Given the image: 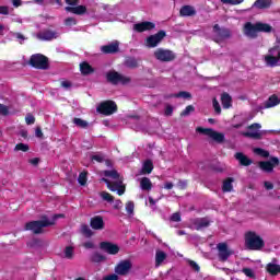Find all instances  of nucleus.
<instances>
[{"instance_id":"nucleus-1","label":"nucleus","mask_w":280,"mask_h":280,"mask_svg":"<svg viewBox=\"0 0 280 280\" xmlns=\"http://www.w3.org/2000/svg\"><path fill=\"white\" fill-rule=\"evenodd\" d=\"M264 32L265 34H270L272 32V27L270 24L257 22L255 24L247 22L244 25V34L247 38H257V33Z\"/></svg>"},{"instance_id":"nucleus-2","label":"nucleus","mask_w":280,"mask_h":280,"mask_svg":"<svg viewBox=\"0 0 280 280\" xmlns=\"http://www.w3.org/2000/svg\"><path fill=\"white\" fill-rule=\"evenodd\" d=\"M245 246L249 250H261L266 243L261 236L257 235V232L248 231L245 233Z\"/></svg>"},{"instance_id":"nucleus-3","label":"nucleus","mask_w":280,"mask_h":280,"mask_svg":"<svg viewBox=\"0 0 280 280\" xmlns=\"http://www.w3.org/2000/svg\"><path fill=\"white\" fill-rule=\"evenodd\" d=\"M101 183H106L109 191H117L118 196H124L126 192V186H124V177L112 176V179L103 177Z\"/></svg>"},{"instance_id":"nucleus-4","label":"nucleus","mask_w":280,"mask_h":280,"mask_svg":"<svg viewBox=\"0 0 280 280\" xmlns=\"http://www.w3.org/2000/svg\"><path fill=\"white\" fill-rule=\"evenodd\" d=\"M54 226V222L49 221L46 217L43 220L30 221L25 223L24 231H32L34 235H40L44 229Z\"/></svg>"},{"instance_id":"nucleus-5","label":"nucleus","mask_w":280,"mask_h":280,"mask_svg":"<svg viewBox=\"0 0 280 280\" xmlns=\"http://www.w3.org/2000/svg\"><path fill=\"white\" fill-rule=\"evenodd\" d=\"M212 32V40H214V43H224V40L231 38V30L226 27H220V24H214Z\"/></svg>"},{"instance_id":"nucleus-6","label":"nucleus","mask_w":280,"mask_h":280,"mask_svg":"<svg viewBox=\"0 0 280 280\" xmlns=\"http://www.w3.org/2000/svg\"><path fill=\"white\" fill-rule=\"evenodd\" d=\"M96 113L105 115V117L114 115V113H117V103L114 101H104L97 105Z\"/></svg>"},{"instance_id":"nucleus-7","label":"nucleus","mask_w":280,"mask_h":280,"mask_svg":"<svg viewBox=\"0 0 280 280\" xmlns=\"http://www.w3.org/2000/svg\"><path fill=\"white\" fill-rule=\"evenodd\" d=\"M153 56L155 60H159L160 62H173V60H176V54L170 49L164 48H158Z\"/></svg>"},{"instance_id":"nucleus-8","label":"nucleus","mask_w":280,"mask_h":280,"mask_svg":"<svg viewBox=\"0 0 280 280\" xmlns=\"http://www.w3.org/2000/svg\"><path fill=\"white\" fill-rule=\"evenodd\" d=\"M107 82H110V84H130V77H126L115 70L109 71L106 73Z\"/></svg>"},{"instance_id":"nucleus-9","label":"nucleus","mask_w":280,"mask_h":280,"mask_svg":"<svg viewBox=\"0 0 280 280\" xmlns=\"http://www.w3.org/2000/svg\"><path fill=\"white\" fill-rule=\"evenodd\" d=\"M197 132H200V135H206V137H210L212 141H215V143H224V133L218 132L211 128H202L198 127Z\"/></svg>"},{"instance_id":"nucleus-10","label":"nucleus","mask_w":280,"mask_h":280,"mask_svg":"<svg viewBox=\"0 0 280 280\" xmlns=\"http://www.w3.org/2000/svg\"><path fill=\"white\" fill-rule=\"evenodd\" d=\"M30 66L34 67L35 69H49V61L47 57L40 54L33 55L30 59Z\"/></svg>"},{"instance_id":"nucleus-11","label":"nucleus","mask_w":280,"mask_h":280,"mask_svg":"<svg viewBox=\"0 0 280 280\" xmlns=\"http://www.w3.org/2000/svg\"><path fill=\"white\" fill-rule=\"evenodd\" d=\"M280 161L277 156H271L269 161H262L258 163V167L266 174H272L275 167H279Z\"/></svg>"},{"instance_id":"nucleus-12","label":"nucleus","mask_w":280,"mask_h":280,"mask_svg":"<svg viewBox=\"0 0 280 280\" xmlns=\"http://www.w3.org/2000/svg\"><path fill=\"white\" fill-rule=\"evenodd\" d=\"M167 36V33L165 31H159L154 35H150L145 40V46L149 48L159 47V45L163 42V38Z\"/></svg>"},{"instance_id":"nucleus-13","label":"nucleus","mask_w":280,"mask_h":280,"mask_svg":"<svg viewBox=\"0 0 280 280\" xmlns=\"http://www.w3.org/2000/svg\"><path fill=\"white\" fill-rule=\"evenodd\" d=\"M275 51H278V56L275 57ZM280 60L279 46H273L269 49V54L265 56V62L267 67H278Z\"/></svg>"},{"instance_id":"nucleus-14","label":"nucleus","mask_w":280,"mask_h":280,"mask_svg":"<svg viewBox=\"0 0 280 280\" xmlns=\"http://www.w3.org/2000/svg\"><path fill=\"white\" fill-rule=\"evenodd\" d=\"M132 270V261L125 259L120 260L119 264L115 266V272L120 277H126Z\"/></svg>"},{"instance_id":"nucleus-15","label":"nucleus","mask_w":280,"mask_h":280,"mask_svg":"<svg viewBox=\"0 0 280 280\" xmlns=\"http://www.w3.org/2000/svg\"><path fill=\"white\" fill-rule=\"evenodd\" d=\"M248 131L243 132V137H247V139H261V132L259 131L261 129V125L259 122H255L247 127Z\"/></svg>"},{"instance_id":"nucleus-16","label":"nucleus","mask_w":280,"mask_h":280,"mask_svg":"<svg viewBox=\"0 0 280 280\" xmlns=\"http://www.w3.org/2000/svg\"><path fill=\"white\" fill-rule=\"evenodd\" d=\"M100 248L107 255H118L120 250L119 245L108 241L101 242Z\"/></svg>"},{"instance_id":"nucleus-17","label":"nucleus","mask_w":280,"mask_h":280,"mask_svg":"<svg viewBox=\"0 0 280 280\" xmlns=\"http://www.w3.org/2000/svg\"><path fill=\"white\" fill-rule=\"evenodd\" d=\"M217 248L219 250L218 257L220 261H226L233 254V250L229 249V245L226 243H219Z\"/></svg>"},{"instance_id":"nucleus-18","label":"nucleus","mask_w":280,"mask_h":280,"mask_svg":"<svg viewBox=\"0 0 280 280\" xmlns=\"http://www.w3.org/2000/svg\"><path fill=\"white\" fill-rule=\"evenodd\" d=\"M58 32L52 30H45L36 34V38H38V40H54L58 38Z\"/></svg>"},{"instance_id":"nucleus-19","label":"nucleus","mask_w":280,"mask_h":280,"mask_svg":"<svg viewBox=\"0 0 280 280\" xmlns=\"http://www.w3.org/2000/svg\"><path fill=\"white\" fill-rule=\"evenodd\" d=\"M90 226L94 231H104V218L102 215L91 218Z\"/></svg>"},{"instance_id":"nucleus-20","label":"nucleus","mask_w":280,"mask_h":280,"mask_svg":"<svg viewBox=\"0 0 280 280\" xmlns=\"http://www.w3.org/2000/svg\"><path fill=\"white\" fill-rule=\"evenodd\" d=\"M194 226L196 231H203V229H209V226H211V220L207 217L195 219Z\"/></svg>"},{"instance_id":"nucleus-21","label":"nucleus","mask_w":280,"mask_h":280,"mask_svg":"<svg viewBox=\"0 0 280 280\" xmlns=\"http://www.w3.org/2000/svg\"><path fill=\"white\" fill-rule=\"evenodd\" d=\"M103 54H117L119 51V42H113L101 47Z\"/></svg>"},{"instance_id":"nucleus-22","label":"nucleus","mask_w":280,"mask_h":280,"mask_svg":"<svg viewBox=\"0 0 280 280\" xmlns=\"http://www.w3.org/2000/svg\"><path fill=\"white\" fill-rule=\"evenodd\" d=\"M234 158L236 161H238L240 165H243L244 167H248V165H253V160H250L246 154L242 152L235 153Z\"/></svg>"},{"instance_id":"nucleus-23","label":"nucleus","mask_w":280,"mask_h":280,"mask_svg":"<svg viewBox=\"0 0 280 280\" xmlns=\"http://www.w3.org/2000/svg\"><path fill=\"white\" fill-rule=\"evenodd\" d=\"M196 8L189 4L183 5L179 10L180 16H196Z\"/></svg>"},{"instance_id":"nucleus-24","label":"nucleus","mask_w":280,"mask_h":280,"mask_svg":"<svg viewBox=\"0 0 280 280\" xmlns=\"http://www.w3.org/2000/svg\"><path fill=\"white\" fill-rule=\"evenodd\" d=\"M233 183H235V178L228 177L223 180L222 191L223 194H231L233 191Z\"/></svg>"},{"instance_id":"nucleus-25","label":"nucleus","mask_w":280,"mask_h":280,"mask_svg":"<svg viewBox=\"0 0 280 280\" xmlns=\"http://www.w3.org/2000/svg\"><path fill=\"white\" fill-rule=\"evenodd\" d=\"M280 98L276 94L269 96V98L265 102L264 108H275V106H279Z\"/></svg>"},{"instance_id":"nucleus-26","label":"nucleus","mask_w":280,"mask_h":280,"mask_svg":"<svg viewBox=\"0 0 280 280\" xmlns=\"http://www.w3.org/2000/svg\"><path fill=\"white\" fill-rule=\"evenodd\" d=\"M221 103L223 108H231V106H233V97H231L230 93H222L221 94Z\"/></svg>"},{"instance_id":"nucleus-27","label":"nucleus","mask_w":280,"mask_h":280,"mask_svg":"<svg viewBox=\"0 0 280 280\" xmlns=\"http://www.w3.org/2000/svg\"><path fill=\"white\" fill-rule=\"evenodd\" d=\"M80 71L82 75H91V73H95V69L86 61L80 63Z\"/></svg>"},{"instance_id":"nucleus-28","label":"nucleus","mask_w":280,"mask_h":280,"mask_svg":"<svg viewBox=\"0 0 280 280\" xmlns=\"http://www.w3.org/2000/svg\"><path fill=\"white\" fill-rule=\"evenodd\" d=\"M272 5V0H256L253 8H258V10H266Z\"/></svg>"},{"instance_id":"nucleus-29","label":"nucleus","mask_w":280,"mask_h":280,"mask_svg":"<svg viewBox=\"0 0 280 280\" xmlns=\"http://www.w3.org/2000/svg\"><path fill=\"white\" fill-rule=\"evenodd\" d=\"M167 259V254L161 249H158L155 253V267L159 268Z\"/></svg>"},{"instance_id":"nucleus-30","label":"nucleus","mask_w":280,"mask_h":280,"mask_svg":"<svg viewBox=\"0 0 280 280\" xmlns=\"http://www.w3.org/2000/svg\"><path fill=\"white\" fill-rule=\"evenodd\" d=\"M66 12H71L72 14H86V7L78 5V7H66Z\"/></svg>"},{"instance_id":"nucleus-31","label":"nucleus","mask_w":280,"mask_h":280,"mask_svg":"<svg viewBox=\"0 0 280 280\" xmlns=\"http://www.w3.org/2000/svg\"><path fill=\"white\" fill-rule=\"evenodd\" d=\"M267 272L272 277H277L280 273V265L269 262L267 264Z\"/></svg>"},{"instance_id":"nucleus-32","label":"nucleus","mask_w":280,"mask_h":280,"mask_svg":"<svg viewBox=\"0 0 280 280\" xmlns=\"http://www.w3.org/2000/svg\"><path fill=\"white\" fill-rule=\"evenodd\" d=\"M152 170H154V164L151 160H147L142 164L141 174H152Z\"/></svg>"},{"instance_id":"nucleus-33","label":"nucleus","mask_w":280,"mask_h":280,"mask_svg":"<svg viewBox=\"0 0 280 280\" xmlns=\"http://www.w3.org/2000/svg\"><path fill=\"white\" fill-rule=\"evenodd\" d=\"M141 189L142 191H151L152 190V182L148 177L141 178Z\"/></svg>"},{"instance_id":"nucleus-34","label":"nucleus","mask_w":280,"mask_h":280,"mask_svg":"<svg viewBox=\"0 0 280 280\" xmlns=\"http://www.w3.org/2000/svg\"><path fill=\"white\" fill-rule=\"evenodd\" d=\"M124 66L128 69H137V67H139V63L137 62V59L132 57H127L125 59Z\"/></svg>"},{"instance_id":"nucleus-35","label":"nucleus","mask_w":280,"mask_h":280,"mask_svg":"<svg viewBox=\"0 0 280 280\" xmlns=\"http://www.w3.org/2000/svg\"><path fill=\"white\" fill-rule=\"evenodd\" d=\"M92 161H96V163H104L107 165V167H110L113 163H110L109 160H106V158L103 154H95L91 156Z\"/></svg>"},{"instance_id":"nucleus-36","label":"nucleus","mask_w":280,"mask_h":280,"mask_svg":"<svg viewBox=\"0 0 280 280\" xmlns=\"http://www.w3.org/2000/svg\"><path fill=\"white\" fill-rule=\"evenodd\" d=\"M90 259L93 264H102V261H106V256L95 252Z\"/></svg>"},{"instance_id":"nucleus-37","label":"nucleus","mask_w":280,"mask_h":280,"mask_svg":"<svg viewBox=\"0 0 280 280\" xmlns=\"http://www.w3.org/2000/svg\"><path fill=\"white\" fill-rule=\"evenodd\" d=\"M156 27V24L152 22H141V32H150Z\"/></svg>"},{"instance_id":"nucleus-38","label":"nucleus","mask_w":280,"mask_h":280,"mask_svg":"<svg viewBox=\"0 0 280 280\" xmlns=\"http://www.w3.org/2000/svg\"><path fill=\"white\" fill-rule=\"evenodd\" d=\"M81 233L85 237H93V230H91V228L89 225H86V224H83L81 226Z\"/></svg>"},{"instance_id":"nucleus-39","label":"nucleus","mask_w":280,"mask_h":280,"mask_svg":"<svg viewBox=\"0 0 280 280\" xmlns=\"http://www.w3.org/2000/svg\"><path fill=\"white\" fill-rule=\"evenodd\" d=\"M63 255H65L66 259H73V255H74L73 246H66V248L63 250Z\"/></svg>"},{"instance_id":"nucleus-40","label":"nucleus","mask_w":280,"mask_h":280,"mask_svg":"<svg viewBox=\"0 0 280 280\" xmlns=\"http://www.w3.org/2000/svg\"><path fill=\"white\" fill-rule=\"evenodd\" d=\"M100 196L105 202H115V197H113V195H110L109 192L102 191L100 192Z\"/></svg>"},{"instance_id":"nucleus-41","label":"nucleus","mask_w":280,"mask_h":280,"mask_svg":"<svg viewBox=\"0 0 280 280\" xmlns=\"http://www.w3.org/2000/svg\"><path fill=\"white\" fill-rule=\"evenodd\" d=\"M73 124L74 126H78V128H89V122L81 118H74Z\"/></svg>"},{"instance_id":"nucleus-42","label":"nucleus","mask_w":280,"mask_h":280,"mask_svg":"<svg viewBox=\"0 0 280 280\" xmlns=\"http://www.w3.org/2000/svg\"><path fill=\"white\" fill-rule=\"evenodd\" d=\"M242 272L245 275V277H248V279H257V276L252 268H243Z\"/></svg>"},{"instance_id":"nucleus-43","label":"nucleus","mask_w":280,"mask_h":280,"mask_svg":"<svg viewBox=\"0 0 280 280\" xmlns=\"http://www.w3.org/2000/svg\"><path fill=\"white\" fill-rule=\"evenodd\" d=\"M254 153L258 154V156H262V159H268V156H270V152L261 148L254 149Z\"/></svg>"},{"instance_id":"nucleus-44","label":"nucleus","mask_w":280,"mask_h":280,"mask_svg":"<svg viewBox=\"0 0 280 280\" xmlns=\"http://www.w3.org/2000/svg\"><path fill=\"white\" fill-rule=\"evenodd\" d=\"M30 150V145L25 143H18L14 148V152H27Z\"/></svg>"},{"instance_id":"nucleus-45","label":"nucleus","mask_w":280,"mask_h":280,"mask_svg":"<svg viewBox=\"0 0 280 280\" xmlns=\"http://www.w3.org/2000/svg\"><path fill=\"white\" fill-rule=\"evenodd\" d=\"M194 110H196V107H194V105H188L185 110H183L180 113V117H188V115H191V113H194Z\"/></svg>"},{"instance_id":"nucleus-46","label":"nucleus","mask_w":280,"mask_h":280,"mask_svg":"<svg viewBox=\"0 0 280 280\" xmlns=\"http://www.w3.org/2000/svg\"><path fill=\"white\" fill-rule=\"evenodd\" d=\"M173 97H183L184 100H191V93L182 91L179 93H176L172 95Z\"/></svg>"},{"instance_id":"nucleus-47","label":"nucleus","mask_w":280,"mask_h":280,"mask_svg":"<svg viewBox=\"0 0 280 280\" xmlns=\"http://www.w3.org/2000/svg\"><path fill=\"white\" fill-rule=\"evenodd\" d=\"M126 211L129 215H132V213H135V202L128 201L126 203Z\"/></svg>"},{"instance_id":"nucleus-48","label":"nucleus","mask_w":280,"mask_h":280,"mask_svg":"<svg viewBox=\"0 0 280 280\" xmlns=\"http://www.w3.org/2000/svg\"><path fill=\"white\" fill-rule=\"evenodd\" d=\"M212 104L217 115H220V113H222V107H220V103L218 102V98H213Z\"/></svg>"},{"instance_id":"nucleus-49","label":"nucleus","mask_w":280,"mask_h":280,"mask_svg":"<svg viewBox=\"0 0 280 280\" xmlns=\"http://www.w3.org/2000/svg\"><path fill=\"white\" fill-rule=\"evenodd\" d=\"M221 2L228 5H240V3H244V0H221Z\"/></svg>"},{"instance_id":"nucleus-50","label":"nucleus","mask_w":280,"mask_h":280,"mask_svg":"<svg viewBox=\"0 0 280 280\" xmlns=\"http://www.w3.org/2000/svg\"><path fill=\"white\" fill-rule=\"evenodd\" d=\"M212 170L215 174H224L226 172V167L222 165L212 166Z\"/></svg>"},{"instance_id":"nucleus-51","label":"nucleus","mask_w":280,"mask_h":280,"mask_svg":"<svg viewBox=\"0 0 280 280\" xmlns=\"http://www.w3.org/2000/svg\"><path fill=\"white\" fill-rule=\"evenodd\" d=\"M25 121H26L27 126H32V124H35L36 118L34 117V115L27 114L25 117Z\"/></svg>"},{"instance_id":"nucleus-52","label":"nucleus","mask_w":280,"mask_h":280,"mask_svg":"<svg viewBox=\"0 0 280 280\" xmlns=\"http://www.w3.org/2000/svg\"><path fill=\"white\" fill-rule=\"evenodd\" d=\"M77 180L81 187H86V183H89V178L86 176H79Z\"/></svg>"},{"instance_id":"nucleus-53","label":"nucleus","mask_w":280,"mask_h":280,"mask_svg":"<svg viewBox=\"0 0 280 280\" xmlns=\"http://www.w3.org/2000/svg\"><path fill=\"white\" fill-rule=\"evenodd\" d=\"M61 86L62 89H66V91H69V89H71L73 84L69 80H63L61 81Z\"/></svg>"},{"instance_id":"nucleus-54","label":"nucleus","mask_w":280,"mask_h":280,"mask_svg":"<svg viewBox=\"0 0 280 280\" xmlns=\"http://www.w3.org/2000/svg\"><path fill=\"white\" fill-rule=\"evenodd\" d=\"M190 268H192V270H195V272H200V266L194 261V260H189L188 261Z\"/></svg>"},{"instance_id":"nucleus-55","label":"nucleus","mask_w":280,"mask_h":280,"mask_svg":"<svg viewBox=\"0 0 280 280\" xmlns=\"http://www.w3.org/2000/svg\"><path fill=\"white\" fill-rule=\"evenodd\" d=\"M173 113H174V107L172 105H166L164 115L166 117H172Z\"/></svg>"},{"instance_id":"nucleus-56","label":"nucleus","mask_w":280,"mask_h":280,"mask_svg":"<svg viewBox=\"0 0 280 280\" xmlns=\"http://www.w3.org/2000/svg\"><path fill=\"white\" fill-rule=\"evenodd\" d=\"M78 22L75 21V19L73 18H67L65 20V25H67L68 27H71V25H75Z\"/></svg>"},{"instance_id":"nucleus-57","label":"nucleus","mask_w":280,"mask_h":280,"mask_svg":"<svg viewBox=\"0 0 280 280\" xmlns=\"http://www.w3.org/2000/svg\"><path fill=\"white\" fill-rule=\"evenodd\" d=\"M13 38H16L20 43H23L25 40V35L21 33H12Z\"/></svg>"},{"instance_id":"nucleus-58","label":"nucleus","mask_w":280,"mask_h":280,"mask_svg":"<svg viewBox=\"0 0 280 280\" xmlns=\"http://www.w3.org/2000/svg\"><path fill=\"white\" fill-rule=\"evenodd\" d=\"M10 114V109H8V106L0 104V115H9Z\"/></svg>"},{"instance_id":"nucleus-59","label":"nucleus","mask_w":280,"mask_h":280,"mask_svg":"<svg viewBox=\"0 0 280 280\" xmlns=\"http://www.w3.org/2000/svg\"><path fill=\"white\" fill-rule=\"evenodd\" d=\"M104 176H119L116 170L105 171Z\"/></svg>"},{"instance_id":"nucleus-60","label":"nucleus","mask_w":280,"mask_h":280,"mask_svg":"<svg viewBox=\"0 0 280 280\" xmlns=\"http://www.w3.org/2000/svg\"><path fill=\"white\" fill-rule=\"evenodd\" d=\"M103 280H119V276H117V273H112L104 277Z\"/></svg>"},{"instance_id":"nucleus-61","label":"nucleus","mask_w":280,"mask_h":280,"mask_svg":"<svg viewBox=\"0 0 280 280\" xmlns=\"http://www.w3.org/2000/svg\"><path fill=\"white\" fill-rule=\"evenodd\" d=\"M172 222H180V213L175 212L171 217Z\"/></svg>"},{"instance_id":"nucleus-62","label":"nucleus","mask_w":280,"mask_h":280,"mask_svg":"<svg viewBox=\"0 0 280 280\" xmlns=\"http://www.w3.org/2000/svg\"><path fill=\"white\" fill-rule=\"evenodd\" d=\"M177 187H178L179 189H187V180H179V182L177 183Z\"/></svg>"},{"instance_id":"nucleus-63","label":"nucleus","mask_w":280,"mask_h":280,"mask_svg":"<svg viewBox=\"0 0 280 280\" xmlns=\"http://www.w3.org/2000/svg\"><path fill=\"white\" fill-rule=\"evenodd\" d=\"M83 246L86 249L95 248V244L93 242H91V241H88V242L83 243Z\"/></svg>"},{"instance_id":"nucleus-64","label":"nucleus","mask_w":280,"mask_h":280,"mask_svg":"<svg viewBox=\"0 0 280 280\" xmlns=\"http://www.w3.org/2000/svg\"><path fill=\"white\" fill-rule=\"evenodd\" d=\"M0 14H4V15L10 14V8H8V7H0Z\"/></svg>"}]
</instances>
